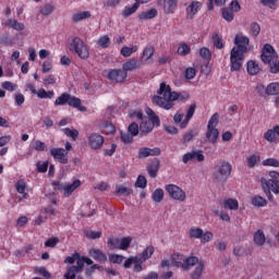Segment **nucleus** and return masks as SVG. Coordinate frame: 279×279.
<instances>
[{
	"mask_svg": "<svg viewBox=\"0 0 279 279\" xmlns=\"http://www.w3.org/2000/svg\"><path fill=\"white\" fill-rule=\"evenodd\" d=\"M158 95L153 96V104L156 106H165V104H173V101H180V104H186L191 99L189 92H172L171 85L167 83H160Z\"/></svg>",
	"mask_w": 279,
	"mask_h": 279,
	"instance_id": "nucleus-1",
	"label": "nucleus"
},
{
	"mask_svg": "<svg viewBox=\"0 0 279 279\" xmlns=\"http://www.w3.org/2000/svg\"><path fill=\"white\" fill-rule=\"evenodd\" d=\"M234 44L230 52V71H241L243 66V60H245V52L247 51V45H250V38L243 35H236L234 38Z\"/></svg>",
	"mask_w": 279,
	"mask_h": 279,
	"instance_id": "nucleus-2",
	"label": "nucleus"
},
{
	"mask_svg": "<svg viewBox=\"0 0 279 279\" xmlns=\"http://www.w3.org/2000/svg\"><path fill=\"white\" fill-rule=\"evenodd\" d=\"M262 189L269 202H274V193L275 195H279V172L270 171L268 174V179L263 177L260 179Z\"/></svg>",
	"mask_w": 279,
	"mask_h": 279,
	"instance_id": "nucleus-3",
	"label": "nucleus"
},
{
	"mask_svg": "<svg viewBox=\"0 0 279 279\" xmlns=\"http://www.w3.org/2000/svg\"><path fill=\"white\" fill-rule=\"evenodd\" d=\"M148 119L142 120L140 123L141 136H147L154 132V128H160V118L150 108L147 109Z\"/></svg>",
	"mask_w": 279,
	"mask_h": 279,
	"instance_id": "nucleus-4",
	"label": "nucleus"
},
{
	"mask_svg": "<svg viewBox=\"0 0 279 279\" xmlns=\"http://www.w3.org/2000/svg\"><path fill=\"white\" fill-rule=\"evenodd\" d=\"M70 51L76 53L81 60H88L90 58V52L88 50V45L84 43V39L80 37H74L70 43Z\"/></svg>",
	"mask_w": 279,
	"mask_h": 279,
	"instance_id": "nucleus-5",
	"label": "nucleus"
},
{
	"mask_svg": "<svg viewBox=\"0 0 279 279\" xmlns=\"http://www.w3.org/2000/svg\"><path fill=\"white\" fill-rule=\"evenodd\" d=\"M219 125V113H214L208 121L206 138L209 143L215 145L217 143V138H219V130L217 129Z\"/></svg>",
	"mask_w": 279,
	"mask_h": 279,
	"instance_id": "nucleus-6",
	"label": "nucleus"
},
{
	"mask_svg": "<svg viewBox=\"0 0 279 279\" xmlns=\"http://www.w3.org/2000/svg\"><path fill=\"white\" fill-rule=\"evenodd\" d=\"M184 255L180 253H174L171 255V262L175 265V267H182L184 271H189L191 267H195V264L197 263V256H190L185 259ZM183 260V263L181 262Z\"/></svg>",
	"mask_w": 279,
	"mask_h": 279,
	"instance_id": "nucleus-7",
	"label": "nucleus"
},
{
	"mask_svg": "<svg viewBox=\"0 0 279 279\" xmlns=\"http://www.w3.org/2000/svg\"><path fill=\"white\" fill-rule=\"evenodd\" d=\"M234 12H241V4L236 0H232L229 7L222 8L221 16L227 23L234 21Z\"/></svg>",
	"mask_w": 279,
	"mask_h": 279,
	"instance_id": "nucleus-8",
	"label": "nucleus"
},
{
	"mask_svg": "<svg viewBox=\"0 0 279 279\" xmlns=\"http://www.w3.org/2000/svg\"><path fill=\"white\" fill-rule=\"evenodd\" d=\"M166 191L169 194V197H171V199H174L175 202L186 201V192H184V190L175 184L166 185Z\"/></svg>",
	"mask_w": 279,
	"mask_h": 279,
	"instance_id": "nucleus-9",
	"label": "nucleus"
},
{
	"mask_svg": "<svg viewBox=\"0 0 279 279\" xmlns=\"http://www.w3.org/2000/svg\"><path fill=\"white\" fill-rule=\"evenodd\" d=\"M206 156H204V150L194 149L183 155L182 162L183 165H189V162H204Z\"/></svg>",
	"mask_w": 279,
	"mask_h": 279,
	"instance_id": "nucleus-10",
	"label": "nucleus"
},
{
	"mask_svg": "<svg viewBox=\"0 0 279 279\" xmlns=\"http://www.w3.org/2000/svg\"><path fill=\"white\" fill-rule=\"evenodd\" d=\"M262 61L264 64H271L278 60V53L274 49V46L266 44L262 50Z\"/></svg>",
	"mask_w": 279,
	"mask_h": 279,
	"instance_id": "nucleus-11",
	"label": "nucleus"
},
{
	"mask_svg": "<svg viewBox=\"0 0 279 279\" xmlns=\"http://www.w3.org/2000/svg\"><path fill=\"white\" fill-rule=\"evenodd\" d=\"M82 106V100L75 96H71L69 93H63L61 96H59L56 101L54 106Z\"/></svg>",
	"mask_w": 279,
	"mask_h": 279,
	"instance_id": "nucleus-12",
	"label": "nucleus"
},
{
	"mask_svg": "<svg viewBox=\"0 0 279 279\" xmlns=\"http://www.w3.org/2000/svg\"><path fill=\"white\" fill-rule=\"evenodd\" d=\"M218 173L220 175L216 177L218 182H228V179L232 173V163L228 161H221L220 165H218Z\"/></svg>",
	"mask_w": 279,
	"mask_h": 279,
	"instance_id": "nucleus-13",
	"label": "nucleus"
},
{
	"mask_svg": "<svg viewBox=\"0 0 279 279\" xmlns=\"http://www.w3.org/2000/svg\"><path fill=\"white\" fill-rule=\"evenodd\" d=\"M107 77L114 84H121L128 80V74L123 69H113L108 72Z\"/></svg>",
	"mask_w": 279,
	"mask_h": 279,
	"instance_id": "nucleus-14",
	"label": "nucleus"
},
{
	"mask_svg": "<svg viewBox=\"0 0 279 279\" xmlns=\"http://www.w3.org/2000/svg\"><path fill=\"white\" fill-rule=\"evenodd\" d=\"M104 143H106V138L99 133H92L88 136V146L95 151L104 147Z\"/></svg>",
	"mask_w": 279,
	"mask_h": 279,
	"instance_id": "nucleus-15",
	"label": "nucleus"
},
{
	"mask_svg": "<svg viewBox=\"0 0 279 279\" xmlns=\"http://www.w3.org/2000/svg\"><path fill=\"white\" fill-rule=\"evenodd\" d=\"M50 156L60 165H69V153L64 148H51Z\"/></svg>",
	"mask_w": 279,
	"mask_h": 279,
	"instance_id": "nucleus-16",
	"label": "nucleus"
},
{
	"mask_svg": "<svg viewBox=\"0 0 279 279\" xmlns=\"http://www.w3.org/2000/svg\"><path fill=\"white\" fill-rule=\"evenodd\" d=\"M199 10H202V2L192 1L191 4L185 9L186 19H190V20L195 19Z\"/></svg>",
	"mask_w": 279,
	"mask_h": 279,
	"instance_id": "nucleus-17",
	"label": "nucleus"
},
{
	"mask_svg": "<svg viewBox=\"0 0 279 279\" xmlns=\"http://www.w3.org/2000/svg\"><path fill=\"white\" fill-rule=\"evenodd\" d=\"M149 156H160V148L142 147L138 149L137 158L140 160L143 158H149Z\"/></svg>",
	"mask_w": 279,
	"mask_h": 279,
	"instance_id": "nucleus-18",
	"label": "nucleus"
},
{
	"mask_svg": "<svg viewBox=\"0 0 279 279\" xmlns=\"http://www.w3.org/2000/svg\"><path fill=\"white\" fill-rule=\"evenodd\" d=\"M82 186V181L80 179L74 180L72 183H65L64 190H63V196L64 197H71L76 189H80Z\"/></svg>",
	"mask_w": 279,
	"mask_h": 279,
	"instance_id": "nucleus-19",
	"label": "nucleus"
},
{
	"mask_svg": "<svg viewBox=\"0 0 279 279\" xmlns=\"http://www.w3.org/2000/svg\"><path fill=\"white\" fill-rule=\"evenodd\" d=\"M195 265L194 270L191 272V279H202L206 264L197 257V263Z\"/></svg>",
	"mask_w": 279,
	"mask_h": 279,
	"instance_id": "nucleus-20",
	"label": "nucleus"
},
{
	"mask_svg": "<svg viewBox=\"0 0 279 279\" xmlns=\"http://www.w3.org/2000/svg\"><path fill=\"white\" fill-rule=\"evenodd\" d=\"M89 256H92V258H94V260H97V263H107L108 262V255L106 253H104V251H101V250L90 248Z\"/></svg>",
	"mask_w": 279,
	"mask_h": 279,
	"instance_id": "nucleus-21",
	"label": "nucleus"
},
{
	"mask_svg": "<svg viewBox=\"0 0 279 279\" xmlns=\"http://www.w3.org/2000/svg\"><path fill=\"white\" fill-rule=\"evenodd\" d=\"M158 171H160V160L155 158L148 166L147 172L149 178H156L158 175Z\"/></svg>",
	"mask_w": 279,
	"mask_h": 279,
	"instance_id": "nucleus-22",
	"label": "nucleus"
},
{
	"mask_svg": "<svg viewBox=\"0 0 279 279\" xmlns=\"http://www.w3.org/2000/svg\"><path fill=\"white\" fill-rule=\"evenodd\" d=\"M178 10V0H163V12L166 14H174Z\"/></svg>",
	"mask_w": 279,
	"mask_h": 279,
	"instance_id": "nucleus-23",
	"label": "nucleus"
},
{
	"mask_svg": "<svg viewBox=\"0 0 279 279\" xmlns=\"http://www.w3.org/2000/svg\"><path fill=\"white\" fill-rule=\"evenodd\" d=\"M158 16V10L150 9L147 11H142L138 13V20L140 21H149L151 19H156Z\"/></svg>",
	"mask_w": 279,
	"mask_h": 279,
	"instance_id": "nucleus-24",
	"label": "nucleus"
},
{
	"mask_svg": "<svg viewBox=\"0 0 279 279\" xmlns=\"http://www.w3.org/2000/svg\"><path fill=\"white\" fill-rule=\"evenodd\" d=\"M138 66V60H136V58H131L122 64V70L124 73H128V71H136Z\"/></svg>",
	"mask_w": 279,
	"mask_h": 279,
	"instance_id": "nucleus-25",
	"label": "nucleus"
},
{
	"mask_svg": "<svg viewBox=\"0 0 279 279\" xmlns=\"http://www.w3.org/2000/svg\"><path fill=\"white\" fill-rule=\"evenodd\" d=\"M7 27H10L11 29H14L15 32H23L25 29V24L19 22L14 19H9L5 23Z\"/></svg>",
	"mask_w": 279,
	"mask_h": 279,
	"instance_id": "nucleus-26",
	"label": "nucleus"
},
{
	"mask_svg": "<svg viewBox=\"0 0 279 279\" xmlns=\"http://www.w3.org/2000/svg\"><path fill=\"white\" fill-rule=\"evenodd\" d=\"M90 11H80L72 15L73 23H80L81 21H86V19H90Z\"/></svg>",
	"mask_w": 279,
	"mask_h": 279,
	"instance_id": "nucleus-27",
	"label": "nucleus"
},
{
	"mask_svg": "<svg viewBox=\"0 0 279 279\" xmlns=\"http://www.w3.org/2000/svg\"><path fill=\"white\" fill-rule=\"evenodd\" d=\"M246 71L250 75H258L260 73V65L256 61H248Z\"/></svg>",
	"mask_w": 279,
	"mask_h": 279,
	"instance_id": "nucleus-28",
	"label": "nucleus"
},
{
	"mask_svg": "<svg viewBox=\"0 0 279 279\" xmlns=\"http://www.w3.org/2000/svg\"><path fill=\"white\" fill-rule=\"evenodd\" d=\"M154 252H156V250L154 248L153 245L147 246L138 257L141 263L149 260V258L154 256Z\"/></svg>",
	"mask_w": 279,
	"mask_h": 279,
	"instance_id": "nucleus-29",
	"label": "nucleus"
},
{
	"mask_svg": "<svg viewBox=\"0 0 279 279\" xmlns=\"http://www.w3.org/2000/svg\"><path fill=\"white\" fill-rule=\"evenodd\" d=\"M223 208H226V210H239V201L235 198H227L223 201Z\"/></svg>",
	"mask_w": 279,
	"mask_h": 279,
	"instance_id": "nucleus-30",
	"label": "nucleus"
},
{
	"mask_svg": "<svg viewBox=\"0 0 279 279\" xmlns=\"http://www.w3.org/2000/svg\"><path fill=\"white\" fill-rule=\"evenodd\" d=\"M211 41L214 47H216V49H223V47H226V44L223 43V38L221 37V35H219V33H214L211 35Z\"/></svg>",
	"mask_w": 279,
	"mask_h": 279,
	"instance_id": "nucleus-31",
	"label": "nucleus"
},
{
	"mask_svg": "<svg viewBox=\"0 0 279 279\" xmlns=\"http://www.w3.org/2000/svg\"><path fill=\"white\" fill-rule=\"evenodd\" d=\"M195 114V106H191L186 112L185 119L181 122L180 128L184 130L186 125H189V122L191 119H193V116Z\"/></svg>",
	"mask_w": 279,
	"mask_h": 279,
	"instance_id": "nucleus-32",
	"label": "nucleus"
},
{
	"mask_svg": "<svg viewBox=\"0 0 279 279\" xmlns=\"http://www.w3.org/2000/svg\"><path fill=\"white\" fill-rule=\"evenodd\" d=\"M228 0H207V10L208 12H213L215 10V5L217 8H223Z\"/></svg>",
	"mask_w": 279,
	"mask_h": 279,
	"instance_id": "nucleus-33",
	"label": "nucleus"
},
{
	"mask_svg": "<svg viewBox=\"0 0 279 279\" xmlns=\"http://www.w3.org/2000/svg\"><path fill=\"white\" fill-rule=\"evenodd\" d=\"M248 169H254L260 162V154H254L246 158Z\"/></svg>",
	"mask_w": 279,
	"mask_h": 279,
	"instance_id": "nucleus-34",
	"label": "nucleus"
},
{
	"mask_svg": "<svg viewBox=\"0 0 279 279\" xmlns=\"http://www.w3.org/2000/svg\"><path fill=\"white\" fill-rule=\"evenodd\" d=\"M252 204L256 208H265V206H267V201L260 195H255L252 197Z\"/></svg>",
	"mask_w": 279,
	"mask_h": 279,
	"instance_id": "nucleus-35",
	"label": "nucleus"
},
{
	"mask_svg": "<svg viewBox=\"0 0 279 279\" xmlns=\"http://www.w3.org/2000/svg\"><path fill=\"white\" fill-rule=\"evenodd\" d=\"M204 232V229L199 227H192L189 231V239L195 240V239H202V234Z\"/></svg>",
	"mask_w": 279,
	"mask_h": 279,
	"instance_id": "nucleus-36",
	"label": "nucleus"
},
{
	"mask_svg": "<svg viewBox=\"0 0 279 279\" xmlns=\"http://www.w3.org/2000/svg\"><path fill=\"white\" fill-rule=\"evenodd\" d=\"M138 51V46L128 47L124 46L121 48L120 53L123 56V58H130L133 53H136Z\"/></svg>",
	"mask_w": 279,
	"mask_h": 279,
	"instance_id": "nucleus-37",
	"label": "nucleus"
},
{
	"mask_svg": "<svg viewBox=\"0 0 279 279\" xmlns=\"http://www.w3.org/2000/svg\"><path fill=\"white\" fill-rule=\"evenodd\" d=\"M61 132H63V134H65V136L69 138H72V141H77V136H80V131L76 129L64 128L61 129Z\"/></svg>",
	"mask_w": 279,
	"mask_h": 279,
	"instance_id": "nucleus-38",
	"label": "nucleus"
},
{
	"mask_svg": "<svg viewBox=\"0 0 279 279\" xmlns=\"http://www.w3.org/2000/svg\"><path fill=\"white\" fill-rule=\"evenodd\" d=\"M197 134H199V131H197V129H192L189 130L187 132H185V134L183 135V143H191V141H193V138H195V136H197Z\"/></svg>",
	"mask_w": 279,
	"mask_h": 279,
	"instance_id": "nucleus-39",
	"label": "nucleus"
},
{
	"mask_svg": "<svg viewBox=\"0 0 279 279\" xmlns=\"http://www.w3.org/2000/svg\"><path fill=\"white\" fill-rule=\"evenodd\" d=\"M265 241H266V238H265V233L263 232V230H257L254 234V243L255 245H265Z\"/></svg>",
	"mask_w": 279,
	"mask_h": 279,
	"instance_id": "nucleus-40",
	"label": "nucleus"
},
{
	"mask_svg": "<svg viewBox=\"0 0 279 279\" xmlns=\"http://www.w3.org/2000/svg\"><path fill=\"white\" fill-rule=\"evenodd\" d=\"M151 199L156 202V204H160V202L165 199V191L162 189H156L151 194Z\"/></svg>",
	"mask_w": 279,
	"mask_h": 279,
	"instance_id": "nucleus-41",
	"label": "nucleus"
},
{
	"mask_svg": "<svg viewBox=\"0 0 279 279\" xmlns=\"http://www.w3.org/2000/svg\"><path fill=\"white\" fill-rule=\"evenodd\" d=\"M177 53L179 56H189V53H191V46L186 43L179 44Z\"/></svg>",
	"mask_w": 279,
	"mask_h": 279,
	"instance_id": "nucleus-42",
	"label": "nucleus"
},
{
	"mask_svg": "<svg viewBox=\"0 0 279 279\" xmlns=\"http://www.w3.org/2000/svg\"><path fill=\"white\" fill-rule=\"evenodd\" d=\"M266 95H279V82L270 83L266 89Z\"/></svg>",
	"mask_w": 279,
	"mask_h": 279,
	"instance_id": "nucleus-43",
	"label": "nucleus"
},
{
	"mask_svg": "<svg viewBox=\"0 0 279 279\" xmlns=\"http://www.w3.org/2000/svg\"><path fill=\"white\" fill-rule=\"evenodd\" d=\"M116 193L117 195H122L123 197H128L129 195H132V193H134V190L120 185L116 187Z\"/></svg>",
	"mask_w": 279,
	"mask_h": 279,
	"instance_id": "nucleus-44",
	"label": "nucleus"
},
{
	"mask_svg": "<svg viewBox=\"0 0 279 279\" xmlns=\"http://www.w3.org/2000/svg\"><path fill=\"white\" fill-rule=\"evenodd\" d=\"M130 245H132V236H125L120 240V245L118 246V250H122L125 252V250L130 248Z\"/></svg>",
	"mask_w": 279,
	"mask_h": 279,
	"instance_id": "nucleus-45",
	"label": "nucleus"
},
{
	"mask_svg": "<svg viewBox=\"0 0 279 279\" xmlns=\"http://www.w3.org/2000/svg\"><path fill=\"white\" fill-rule=\"evenodd\" d=\"M110 36L105 35L99 37V39L97 40V46L101 47V49H108V47H110Z\"/></svg>",
	"mask_w": 279,
	"mask_h": 279,
	"instance_id": "nucleus-46",
	"label": "nucleus"
},
{
	"mask_svg": "<svg viewBox=\"0 0 279 279\" xmlns=\"http://www.w3.org/2000/svg\"><path fill=\"white\" fill-rule=\"evenodd\" d=\"M36 95L39 99H53L54 93L53 90L47 92L45 89H39Z\"/></svg>",
	"mask_w": 279,
	"mask_h": 279,
	"instance_id": "nucleus-47",
	"label": "nucleus"
},
{
	"mask_svg": "<svg viewBox=\"0 0 279 279\" xmlns=\"http://www.w3.org/2000/svg\"><path fill=\"white\" fill-rule=\"evenodd\" d=\"M136 10H138V7L133 4L132 7H125L122 11V16L124 19H128L129 16H132V14H135Z\"/></svg>",
	"mask_w": 279,
	"mask_h": 279,
	"instance_id": "nucleus-48",
	"label": "nucleus"
},
{
	"mask_svg": "<svg viewBox=\"0 0 279 279\" xmlns=\"http://www.w3.org/2000/svg\"><path fill=\"white\" fill-rule=\"evenodd\" d=\"M214 238L215 234H213L211 231H203V234L201 236V243H203V245H206V243H210V241H213Z\"/></svg>",
	"mask_w": 279,
	"mask_h": 279,
	"instance_id": "nucleus-49",
	"label": "nucleus"
},
{
	"mask_svg": "<svg viewBox=\"0 0 279 279\" xmlns=\"http://www.w3.org/2000/svg\"><path fill=\"white\" fill-rule=\"evenodd\" d=\"M264 138L265 141H268V143H276V141H278V137L276 136L274 129H270L267 132H265Z\"/></svg>",
	"mask_w": 279,
	"mask_h": 279,
	"instance_id": "nucleus-50",
	"label": "nucleus"
},
{
	"mask_svg": "<svg viewBox=\"0 0 279 279\" xmlns=\"http://www.w3.org/2000/svg\"><path fill=\"white\" fill-rule=\"evenodd\" d=\"M123 260H125V256L123 255H118V254L109 255V262L112 263L113 265H121Z\"/></svg>",
	"mask_w": 279,
	"mask_h": 279,
	"instance_id": "nucleus-51",
	"label": "nucleus"
},
{
	"mask_svg": "<svg viewBox=\"0 0 279 279\" xmlns=\"http://www.w3.org/2000/svg\"><path fill=\"white\" fill-rule=\"evenodd\" d=\"M77 274H80V272L77 269H75V266H70L64 274V278L65 279H75Z\"/></svg>",
	"mask_w": 279,
	"mask_h": 279,
	"instance_id": "nucleus-52",
	"label": "nucleus"
},
{
	"mask_svg": "<svg viewBox=\"0 0 279 279\" xmlns=\"http://www.w3.org/2000/svg\"><path fill=\"white\" fill-rule=\"evenodd\" d=\"M263 167L279 168V160L276 158H267L262 161Z\"/></svg>",
	"mask_w": 279,
	"mask_h": 279,
	"instance_id": "nucleus-53",
	"label": "nucleus"
},
{
	"mask_svg": "<svg viewBox=\"0 0 279 279\" xmlns=\"http://www.w3.org/2000/svg\"><path fill=\"white\" fill-rule=\"evenodd\" d=\"M136 189H147V178L145 175L140 174L135 182Z\"/></svg>",
	"mask_w": 279,
	"mask_h": 279,
	"instance_id": "nucleus-54",
	"label": "nucleus"
},
{
	"mask_svg": "<svg viewBox=\"0 0 279 279\" xmlns=\"http://www.w3.org/2000/svg\"><path fill=\"white\" fill-rule=\"evenodd\" d=\"M156 49L154 46H146L143 50V58H146V60H149L154 57Z\"/></svg>",
	"mask_w": 279,
	"mask_h": 279,
	"instance_id": "nucleus-55",
	"label": "nucleus"
},
{
	"mask_svg": "<svg viewBox=\"0 0 279 279\" xmlns=\"http://www.w3.org/2000/svg\"><path fill=\"white\" fill-rule=\"evenodd\" d=\"M199 56L201 58H203V60H210V58H213V53L207 47H203L199 49Z\"/></svg>",
	"mask_w": 279,
	"mask_h": 279,
	"instance_id": "nucleus-56",
	"label": "nucleus"
},
{
	"mask_svg": "<svg viewBox=\"0 0 279 279\" xmlns=\"http://www.w3.org/2000/svg\"><path fill=\"white\" fill-rule=\"evenodd\" d=\"M138 132H141V126H138V124L136 122H132L129 125V134H131L133 136H138Z\"/></svg>",
	"mask_w": 279,
	"mask_h": 279,
	"instance_id": "nucleus-57",
	"label": "nucleus"
},
{
	"mask_svg": "<svg viewBox=\"0 0 279 279\" xmlns=\"http://www.w3.org/2000/svg\"><path fill=\"white\" fill-rule=\"evenodd\" d=\"M197 75V70L195 68H187L184 72L185 80H194Z\"/></svg>",
	"mask_w": 279,
	"mask_h": 279,
	"instance_id": "nucleus-58",
	"label": "nucleus"
},
{
	"mask_svg": "<svg viewBox=\"0 0 279 279\" xmlns=\"http://www.w3.org/2000/svg\"><path fill=\"white\" fill-rule=\"evenodd\" d=\"M15 189H16V192L20 193V195H23V193H25L27 189V183H25V181L20 180L15 183Z\"/></svg>",
	"mask_w": 279,
	"mask_h": 279,
	"instance_id": "nucleus-59",
	"label": "nucleus"
},
{
	"mask_svg": "<svg viewBox=\"0 0 279 279\" xmlns=\"http://www.w3.org/2000/svg\"><path fill=\"white\" fill-rule=\"evenodd\" d=\"M53 10H56V8L52 4H45L40 10V14H43V16H49Z\"/></svg>",
	"mask_w": 279,
	"mask_h": 279,
	"instance_id": "nucleus-60",
	"label": "nucleus"
},
{
	"mask_svg": "<svg viewBox=\"0 0 279 279\" xmlns=\"http://www.w3.org/2000/svg\"><path fill=\"white\" fill-rule=\"evenodd\" d=\"M1 87L4 90H9V93H13V90H16V84L10 82V81H5L1 84Z\"/></svg>",
	"mask_w": 279,
	"mask_h": 279,
	"instance_id": "nucleus-61",
	"label": "nucleus"
},
{
	"mask_svg": "<svg viewBox=\"0 0 279 279\" xmlns=\"http://www.w3.org/2000/svg\"><path fill=\"white\" fill-rule=\"evenodd\" d=\"M34 149H36V151H47V145L45 144V142L37 140L34 143Z\"/></svg>",
	"mask_w": 279,
	"mask_h": 279,
	"instance_id": "nucleus-62",
	"label": "nucleus"
},
{
	"mask_svg": "<svg viewBox=\"0 0 279 279\" xmlns=\"http://www.w3.org/2000/svg\"><path fill=\"white\" fill-rule=\"evenodd\" d=\"M251 33L256 38V36H258L260 34V24L253 22L251 24Z\"/></svg>",
	"mask_w": 279,
	"mask_h": 279,
	"instance_id": "nucleus-63",
	"label": "nucleus"
},
{
	"mask_svg": "<svg viewBox=\"0 0 279 279\" xmlns=\"http://www.w3.org/2000/svg\"><path fill=\"white\" fill-rule=\"evenodd\" d=\"M85 235L87 236V239H92V240L101 239V231L89 230L85 232Z\"/></svg>",
	"mask_w": 279,
	"mask_h": 279,
	"instance_id": "nucleus-64",
	"label": "nucleus"
}]
</instances>
